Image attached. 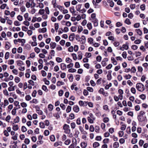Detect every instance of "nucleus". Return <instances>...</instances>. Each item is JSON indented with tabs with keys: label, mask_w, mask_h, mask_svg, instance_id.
Wrapping results in <instances>:
<instances>
[{
	"label": "nucleus",
	"mask_w": 148,
	"mask_h": 148,
	"mask_svg": "<svg viewBox=\"0 0 148 148\" xmlns=\"http://www.w3.org/2000/svg\"><path fill=\"white\" fill-rule=\"evenodd\" d=\"M53 116L56 117V119H58L60 117V116L58 113H55L53 114Z\"/></svg>",
	"instance_id": "54"
},
{
	"label": "nucleus",
	"mask_w": 148,
	"mask_h": 148,
	"mask_svg": "<svg viewBox=\"0 0 148 148\" xmlns=\"http://www.w3.org/2000/svg\"><path fill=\"white\" fill-rule=\"evenodd\" d=\"M100 128L99 126H96L95 127V131L97 133H99Z\"/></svg>",
	"instance_id": "57"
},
{
	"label": "nucleus",
	"mask_w": 148,
	"mask_h": 148,
	"mask_svg": "<svg viewBox=\"0 0 148 148\" xmlns=\"http://www.w3.org/2000/svg\"><path fill=\"white\" fill-rule=\"evenodd\" d=\"M83 30V28L81 26H79L78 28L77 32H81Z\"/></svg>",
	"instance_id": "52"
},
{
	"label": "nucleus",
	"mask_w": 148,
	"mask_h": 148,
	"mask_svg": "<svg viewBox=\"0 0 148 148\" xmlns=\"http://www.w3.org/2000/svg\"><path fill=\"white\" fill-rule=\"evenodd\" d=\"M25 99L26 100L29 101L31 99V97L30 95H27L25 96Z\"/></svg>",
	"instance_id": "33"
},
{
	"label": "nucleus",
	"mask_w": 148,
	"mask_h": 148,
	"mask_svg": "<svg viewBox=\"0 0 148 148\" xmlns=\"http://www.w3.org/2000/svg\"><path fill=\"white\" fill-rule=\"evenodd\" d=\"M10 53L9 52H7L6 53L5 56V59H8L9 57Z\"/></svg>",
	"instance_id": "48"
},
{
	"label": "nucleus",
	"mask_w": 148,
	"mask_h": 148,
	"mask_svg": "<svg viewBox=\"0 0 148 148\" xmlns=\"http://www.w3.org/2000/svg\"><path fill=\"white\" fill-rule=\"evenodd\" d=\"M137 141V139L135 138H133L131 141L132 143L133 144L136 143Z\"/></svg>",
	"instance_id": "58"
},
{
	"label": "nucleus",
	"mask_w": 148,
	"mask_h": 148,
	"mask_svg": "<svg viewBox=\"0 0 148 148\" xmlns=\"http://www.w3.org/2000/svg\"><path fill=\"white\" fill-rule=\"evenodd\" d=\"M139 97L143 100H144L146 98L145 95L143 94H141L139 96Z\"/></svg>",
	"instance_id": "44"
},
{
	"label": "nucleus",
	"mask_w": 148,
	"mask_h": 148,
	"mask_svg": "<svg viewBox=\"0 0 148 148\" xmlns=\"http://www.w3.org/2000/svg\"><path fill=\"white\" fill-rule=\"evenodd\" d=\"M71 106H68V107L66 108V112L67 113L70 112L71 111Z\"/></svg>",
	"instance_id": "34"
},
{
	"label": "nucleus",
	"mask_w": 148,
	"mask_h": 148,
	"mask_svg": "<svg viewBox=\"0 0 148 148\" xmlns=\"http://www.w3.org/2000/svg\"><path fill=\"white\" fill-rule=\"evenodd\" d=\"M9 44H10L9 42H6L5 47L7 49H8L10 48V47L8 45Z\"/></svg>",
	"instance_id": "19"
},
{
	"label": "nucleus",
	"mask_w": 148,
	"mask_h": 148,
	"mask_svg": "<svg viewBox=\"0 0 148 148\" xmlns=\"http://www.w3.org/2000/svg\"><path fill=\"white\" fill-rule=\"evenodd\" d=\"M88 120L89 122L90 123H93V119H92L90 117H88Z\"/></svg>",
	"instance_id": "28"
},
{
	"label": "nucleus",
	"mask_w": 148,
	"mask_h": 148,
	"mask_svg": "<svg viewBox=\"0 0 148 148\" xmlns=\"http://www.w3.org/2000/svg\"><path fill=\"white\" fill-rule=\"evenodd\" d=\"M145 118L146 117L144 118L143 117V116H142L141 115H138L137 116L138 120L140 122H142L143 121H145Z\"/></svg>",
	"instance_id": "4"
},
{
	"label": "nucleus",
	"mask_w": 148,
	"mask_h": 148,
	"mask_svg": "<svg viewBox=\"0 0 148 148\" xmlns=\"http://www.w3.org/2000/svg\"><path fill=\"white\" fill-rule=\"evenodd\" d=\"M14 121L15 123H18L19 121V118L18 116L16 117L15 119L14 120Z\"/></svg>",
	"instance_id": "39"
},
{
	"label": "nucleus",
	"mask_w": 148,
	"mask_h": 148,
	"mask_svg": "<svg viewBox=\"0 0 148 148\" xmlns=\"http://www.w3.org/2000/svg\"><path fill=\"white\" fill-rule=\"evenodd\" d=\"M60 68L62 70H64L66 68V65L64 63H62L60 64Z\"/></svg>",
	"instance_id": "7"
},
{
	"label": "nucleus",
	"mask_w": 148,
	"mask_h": 148,
	"mask_svg": "<svg viewBox=\"0 0 148 148\" xmlns=\"http://www.w3.org/2000/svg\"><path fill=\"white\" fill-rule=\"evenodd\" d=\"M127 53L125 51H124L122 54V56L125 59L127 57Z\"/></svg>",
	"instance_id": "43"
},
{
	"label": "nucleus",
	"mask_w": 148,
	"mask_h": 148,
	"mask_svg": "<svg viewBox=\"0 0 148 148\" xmlns=\"http://www.w3.org/2000/svg\"><path fill=\"white\" fill-rule=\"evenodd\" d=\"M14 24L16 26H19L21 25V24L19 22L17 21H15L14 22Z\"/></svg>",
	"instance_id": "55"
},
{
	"label": "nucleus",
	"mask_w": 148,
	"mask_h": 148,
	"mask_svg": "<svg viewBox=\"0 0 148 148\" xmlns=\"http://www.w3.org/2000/svg\"><path fill=\"white\" fill-rule=\"evenodd\" d=\"M99 92L100 94H102L104 95L105 92H104V89L103 88H101L99 91Z\"/></svg>",
	"instance_id": "37"
},
{
	"label": "nucleus",
	"mask_w": 148,
	"mask_h": 148,
	"mask_svg": "<svg viewBox=\"0 0 148 148\" xmlns=\"http://www.w3.org/2000/svg\"><path fill=\"white\" fill-rule=\"evenodd\" d=\"M21 106L23 108H25L27 107V103L25 102H22L21 103Z\"/></svg>",
	"instance_id": "31"
},
{
	"label": "nucleus",
	"mask_w": 148,
	"mask_h": 148,
	"mask_svg": "<svg viewBox=\"0 0 148 148\" xmlns=\"http://www.w3.org/2000/svg\"><path fill=\"white\" fill-rule=\"evenodd\" d=\"M66 75V73H62L60 74V77L62 78H64Z\"/></svg>",
	"instance_id": "62"
},
{
	"label": "nucleus",
	"mask_w": 148,
	"mask_h": 148,
	"mask_svg": "<svg viewBox=\"0 0 148 148\" xmlns=\"http://www.w3.org/2000/svg\"><path fill=\"white\" fill-rule=\"evenodd\" d=\"M80 43L82 44H84L86 42V38L84 36H82L81 38H80L79 40Z\"/></svg>",
	"instance_id": "3"
},
{
	"label": "nucleus",
	"mask_w": 148,
	"mask_h": 148,
	"mask_svg": "<svg viewBox=\"0 0 148 148\" xmlns=\"http://www.w3.org/2000/svg\"><path fill=\"white\" fill-rule=\"evenodd\" d=\"M77 27L75 26H72L71 28V30L73 32H75L77 30Z\"/></svg>",
	"instance_id": "32"
},
{
	"label": "nucleus",
	"mask_w": 148,
	"mask_h": 148,
	"mask_svg": "<svg viewBox=\"0 0 148 148\" xmlns=\"http://www.w3.org/2000/svg\"><path fill=\"white\" fill-rule=\"evenodd\" d=\"M81 145L82 148H85L87 146V144L84 142L82 143Z\"/></svg>",
	"instance_id": "18"
},
{
	"label": "nucleus",
	"mask_w": 148,
	"mask_h": 148,
	"mask_svg": "<svg viewBox=\"0 0 148 148\" xmlns=\"http://www.w3.org/2000/svg\"><path fill=\"white\" fill-rule=\"evenodd\" d=\"M73 66V64L72 63H71L67 66V68L69 69L70 68L72 67Z\"/></svg>",
	"instance_id": "53"
},
{
	"label": "nucleus",
	"mask_w": 148,
	"mask_h": 148,
	"mask_svg": "<svg viewBox=\"0 0 148 148\" xmlns=\"http://www.w3.org/2000/svg\"><path fill=\"white\" fill-rule=\"evenodd\" d=\"M17 109V108H14L12 110L11 113L13 115H14L16 114V110Z\"/></svg>",
	"instance_id": "14"
},
{
	"label": "nucleus",
	"mask_w": 148,
	"mask_h": 148,
	"mask_svg": "<svg viewBox=\"0 0 148 148\" xmlns=\"http://www.w3.org/2000/svg\"><path fill=\"white\" fill-rule=\"evenodd\" d=\"M69 125L65 124L63 127V129L64 130V132L66 134H69L70 132V130L69 129Z\"/></svg>",
	"instance_id": "2"
},
{
	"label": "nucleus",
	"mask_w": 148,
	"mask_h": 148,
	"mask_svg": "<svg viewBox=\"0 0 148 148\" xmlns=\"http://www.w3.org/2000/svg\"><path fill=\"white\" fill-rule=\"evenodd\" d=\"M57 8L60 10L62 12L64 10V8L62 6H61L60 5H58L57 6Z\"/></svg>",
	"instance_id": "46"
},
{
	"label": "nucleus",
	"mask_w": 148,
	"mask_h": 148,
	"mask_svg": "<svg viewBox=\"0 0 148 148\" xmlns=\"http://www.w3.org/2000/svg\"><path fill=\"white\" fill-rule=\"evenodd\" d=\"M78 57L79 58L78 59L79 60H81L82 58V53L81 51H79L78 52Z\"/></svg>",
	"instance_id": "10"
},
{
	"label": "nucleus",
	"mask_w": 148,
	"mask_h": 148,
	"mask_svg": "<svg viewBox=\"0 0 148 148\" xmlns=\"http://www.w3.org/2000/svg\"><path fill=\"white\" fill-rule=\"evenodd\" d=\"M101 57L100 56H98L96 58V60L98 62H101Z\"/></svg>",
	"instance_id": "63"
},
{
	"label": "nucleus",
	"mask_w": 148,
	"mask_h": 148,
	"mask_svg": "<svg viewBox=\"0 0 148 148\" xmlns=\"http://www.w3.org/2000/svg\"><path fill=\"white\" fill-rule=\"evenodd\" d=\"M120 95H119L118 96V97L116 96H115L114 97V100L116 101H119V98H120Z\"/></svg>",
	"instance_id": "41"
},
{
	"label": "nucleus",
	"mask_w": 148,
	"mask_h": 148,
	"mask_svg": "<svg viewBox=\"0 0 148 148\" xmlns=\"http://www.w3.org/2000/svg\"><path fill=\"white\" fill-rule=\"evenodd\" d=\"M31 103H36L38 102L37 100L35 99H34L32 101H30L29 102Z\"/></svg>",
	"instance_id": "30"
},
{
	"label": "nucleus",
	"mask_w": 148,
	"mask_h": 148,
	"mask_svg": "<svg viewBox=\"0 0 148 148\" xmlns=\"http://www.w3.org/2000/svg\"><path fill=\"white\" fill-rule=\"evenodd\" d=\"M50 45L51 48L53 49L56 47V44L55 42H51L50 44Z\"/></svg>",
	"instance_id": "9"
},
{
	"label": "nucleus",
	"mask_w": 148,
	"mask_h": 148,
	"mask_svg": "<svg viewBox=\"0 0 148 148\" xmlns=\"http://www.w3.org/2000/svg\"><path fill=\"white\" fill-rule=\"evenodd\" d=\"M136 71V69L135 67L134 66H133L132 68L131 69H130V71L131 73H135Z\"/></svg>",
	"instance_id": "36"
},
{
	"label": "nucleus",
	"mask_w": 148,
	"mask_h": 148,
	"mask_svg": "<svg viewBox=\"0 0 148 148\" xmlns=\"http://www.w3.org/2000/svg\"><path fill=\"white\" fill-rule=\"evenodd\" d=\"M87 26L88 28L90 30L92 29V24L91 23H88L87 25Z\"/></svg>",
	"instance_id": "26"
},
{
	"label": "nucleus",
	"mask_w": 148,
	"mask_h": 148,
	"mask_svg": "<svg viewBox=\"0 0 148 148\" xmlns=\"http://www.w3.org/2000/svg\"><path fill=\"white\" fill-rule=\"evenodd\" d=\"M40 127L42 128H44L45 127V125L44 123L41 122L40 123Z\"/></svg>",
	"instance_id": "35"
},
{
	"label": "nucleus",
	"mask_w": 148,
	"mask_h": 148,
	"mask_svg": "<svg viewBox=\"0 0 148 148\" xmlns=\"http://www.w3.org/2000/svg\"><path fill=\"white\" fill-rule=\"evenodd\" d=\"M43 81L45 82V84L47 85H49V84L50 82L49 80L47 79L46 78H44L43 79Z\"/></svg>",
	"instance_id": "27"
},
{
	"label": "nucleus",
	"mask_w": 148,
	"mask_h": 148,
	"mask_svg": "<svg viewBox=\"0 0 148 148\" xmlns=\"http://www.w3.org/2000/svg\"><path fill=\"white\" fill-rule=\"evenodd\" d=\"M45 10L44 9H40L39 10L38 13L41 15H42L45 13Z\"/></svg>",
	"instance_id": "47"
},
{
	"label": "nucleus",
	"mask_w": 148,
	"mask_h": 148,
	"mask_svg": "<svg viewBox=\"0 0 148 148\" xmlns=\"http://www.w3.org/2000/svg\"><path fill=\"white\" fill-rule=\"evenodd\" d=\"M131 92L134 94H135L136 92V89L132 87L131 89Z\"/></svg>",
	"instance_id": "51"
},
{
	"label": "nucleus",
	"mask_w": 148,
	"mask_h": 148,
	"mask_svg": "<svg viewBox=\"0 0 148 148\" xmlns=\"http://www.w3.org/2000/svg\"><path fill=\"white\" fill-rule=\"evenodd\" d=\"M140 8L142 11H144L145 9V4H142L140 6Z\"/></svg>",
	"instance_id": "40"
},
{
	"label": "nucleus",
	"mask_w": 148,
	"mask_h": 148,
	"mask_svg": "<svg viewBox=\"0 0 148 148\" xmlns=\"http://www.w3.org/2000/svg\"><path fill=\"white\" fill-rule=\"evenodd\" d=\"M136 31L139 35L140 36L142 34V32L140 29H136Z\"/></svg>",
	"instance_id": "13"
},
{
	"label": "nucleus",
	"mask_w": 148,
	"mask_h": 148,
	"mask_svg": "<svg viewBox=\"0 0 148 148\" xmlns=\"http://www.w3.org/2000/svg\"><path fill=\"white\" fill-rule=\"evenodd\" d=\"M17 63L18 65L21 66L23 64V63L22 61L19 60L17 61Z\"/></svg>",
	"instance_id": "21"
},
{
	"label": "nucleus",
	"mask_w": 148,
	"mask_h": 148,
	"mask_svg": "<svg viewBox=\"0 0 148 148\" xmlns=\"http://www.w3.org/2000/svg\"><path fill=\"white\" fill-rule=\"evenodd\" d=\"M40 29L41 31H39L40 33H44L47 31V29L46 28H43L42 29H39V30Z\"/></svg>",
	"instance_id": "22"
},
{
	"label": "nucleus",
	"mask_w": 148,
	"mask_h": 148,
	"mask_svg": "<svg viewBox=\"0 0 148 148\" xmlns=\"http://www.w3.org/2000/svg\"><path fill=\"white\" fill-rule=\"evenodd\" d=\"M64 84V82L60 81H58L57 83V86H60L61 85H63Z\"/></svg>",
	"instance_id": "25"
},
{
	"label": "nucleus",
	"mask_w": 148,
	"mask_h": 148,
	"mask_svg": "<svg viewBox=\"0 0 148 148\" xmlns=\"http://www.w3.org/2000/svg\"><path fill=\"white\" fill-rule=\"evenodd\" d=\"M119 143L116 142L114 143L113 145V146L114 148H117L119 147Z\"/></svg>",
	"instance_id": "23"
},
{
	"label": "nucleus",
	"mask_w": 148,
	"mask_h": 148,
	"mask_svg": "<svg viewBox=\"0 0 148 148\" xmlns=\"http://www.w3.org/2000/svg\"><path fill=\"white\" fill-rule=\"evenodd\" d=\"M76 70L75 69L71 68L68 70V72L69 73H74L76 71Z\"/></svg>",
	"instance_id": "24"
},
{
	"label": "nucleus",
	"mask_w": 148,
	"mask_h": 148,
	"mask_svg": "<svg viewBox=\"0 0 148 148\" xmlns=\"http://www.w3.org/2000/svg\"><path fill=\"white\" fill-rule=\"evenodd\" d=\"M99 145V144L97 142H95L93 143V147L94 148H96L98 147Z\"/></svg>",
	"instance_id": "17"
},
{
	"label": "nucleus",
	"mask_w": 148,
	"mask_h": 148,
	"mask_svg": "<svg viewBox=\"0 0 148 148\" xmlns=\"http://www.w3.org/2000/svg\"><path fill=\"white\" fill-rule=\"evenodd\" d=\"M65 6L66 7H68L70 5V2L67 1L66 2L64 3Z\"/></svg>",
	"instance_id": "64"
},
{
	"label": "nucleus",
	"mask_w": 148,
	"mask_h": 148,
	"mask_svg": "<svg viewBox=\"0 0 148 148\" xmlns=\"http://www.w3.org/2000/svg\"><path fill=\"white\" fill-rule=\"evenodd\" d=\"M81 4H78L76 6V8L77 11H79L80 10L81 7Z\"/></svg>",
	"instance_id": "20"
},
{
	"label": "nucleus",
	"mask_w": 148,
	"mask_h": 148,
	"mask_svg": "<svg viewBox=\"0 0 148 148\" xmlns=\"http://www.w3.org/2000/svg\"><path fill=\"white\" fill-rule=\"evenodd\" d=\"M12 128L14 131H16L18 130V125H13Z\"/></svg>",
	"instance_id": "12"
},
{
	"label": "nucleus",
	"mask_w": 148,
	"mask_h": 148,
	"mask_svg": "<svg viewBox=\"0 0 148 148\" xmlns=\"http://www.w3.org/2000/svg\"><path fill=\"white\" fill-rule=\"evenodd\" d=\"M144 143V141L142 140H140L139 141V144L140 147H142Z\"/></svg>",
	"instance_id": "60"
},
{
	"label": "nucleus",
	"mask_w": 148,
	"mask_h": 148,
	"mask_svg": "<svg viewBox=\"0 0 148 148\" xmlns=\"http://www.w3.org/2000/svg\"><path fill=\"white\" fill-rule=\"evenodd\" d=\"M73 109L74 111L76 112H78L79 111V108L77 106H74Z\"/></svg>",
	"instance_id": "8"
},
{
	"label": "nucleus",
	"mask_w": 148,
	"mask_h": 148,
	"mask_svg": "<svg viewBox=\"0 0 148 148\" xmlns=\"http://www.w3.org/2000/svg\"><path fill=\"white\" fill-rule=\"evenodd\" d=\"M48 107L49 111H51L53 109V106L51 104H49Z\"/></svg>",
	"instance_id": "16"
},
{
	"label": "nucleus",
	"mask_w": 148,
	"mask_h": 148,
	"mask_svg": "<svg viewBox=\"0 0 148 148\" xmlns=\"http://www.w3.org/2000/svg\"><path fill=\"white\" fill-rule=\"evenodd\" d=\"M136 88L139 91L143 92L145 90L144 85L141 83H138L136 84Z\"/></svg>",
	"instance_id": "1"
},
{
	"label": "nucleus",
	"mask_w": 148,
	"mask_h": 148,
	"mask_svg": "<svg viewBox=\"0 0 148 148\" xmlns=\"http://www.w3.org/2000/svg\"><path fill=\"white\" fill-rule=\"evenodd\" d=\"M131 77L132 76L130 74L126 75L124 76L125 78L127 79H130Z\"/></svg>",
	"instance_id": "49"
},
{
	"label": "nucleus",
	"mask_w": 148,
	"mask_h": 148,
	"mask_svg": "<svg viewBox=\"0 0 148 148\" xmlns=\"http://www.w3.org/2000/svg\"><path fill=\"white\" fill-rule=\"evenodd\" d=\"M126 45H123L122 47H121V50L123 51L124 49L127 50L128 49V46L127 45L128 43L126 42Z\"/></svg>",
	"instance_id": "5"
},
{
	"label": "nucleus",
	"mask_w": 148,
	"mask_h": 148,
	"mask_svg": "<svg viewBox=\"0 0 148 148\" xmlns=\"http://www.w3.org/2000/svg\"><path fill=\"white\" fill-rule=\"evenodd\" d=\"M125 23L127 24L128 25H130L131 24V23L130 21V20L128 18H127L125 21Z\"/></svg>",
	"instance_id": "61"
},
{
	"label": "nucleus",
	"mask_w": 148,
	"mask_h": 148,
	"mask_svg": "<svg viewBox=\"0 0 148 148\" xmlns=\"http://www.w3.org/2000/svg\"><path fill=\"white\" fill-rule=\"evenodd\" d=\"M79 103L80 106H85L87 105V102L85 101H80Z\"/></svg>",
	"instance_id": "6"
},
{
	"label": "nucleus",
	"mask_w": 148,
	"mask_h": 148,
	"mask_svg": "<svg viewBox=\"0 0 148 148\" xmlns=\"http://www.w3.org/2000/svg\"><path fill=\"white\" fill-rule=\"evenodd\" d=\"M101 80H102V78H100L99 79H98L96 82L97 84V85H99V84H100L101 83Z\"/></svg>",
	"instance_id": "56"
},
{
	"label": "nucleus",
	"mask_w": 148,
	"mask_h": 148,
	"mask_svg": "<svg viewBox=\"0 0 148 148\" xmlns=\"http://www.w3.org/2000/svg\"><path fill=\"white\" fill-rule=\"evenodd\" d=\"M4 105L3 106V107L4 108H5V107L6 106H7L8 105V104H9V102H8V100L7 99H5L4 100Z\"/></svg>",
	"instance_id": "29"
},
{
	"label": "nucleus",
	"mask_w": 148,
	"mask_h": 148,
	"mask_svg": "<svg viewBox=\"0 0 148 148\" xmlns=\"http://www.w3.org/2000/svg\"><path fill=\"white\" fill-rule=\"evenodd\" d=\"M76 124L74 122L71 123V126L72 129H74L75 127Z\"/></svg>",
	"instance_id": "38"
},
{
	"label": "nucleus",
	"mask_w": 148,
	"mask_h": 148,
	"mask_svg": "<svg viewBox=\"0 0 148 148\" xmlns=\"http://www.w3.org/2000/svg\"><path fill=\"white\" fill-rule=\"evenodd\" d=\"M12 87H10L8 88V90L9 91H14L15 90V88L16 87V86H12Z\"/></svg>",
	"instance_id": "15"
},
{
	"label": "nucleus",
	"mask_w": 148,
	"mask_h": 148,
	"mask_svg": "<svg viewBox=\"0 0 148 148\" xmlns=\"http://www.w3.org/2000/svg\"><path fill=\"white\" fill-rule=\"evenodd\" d=\"M42 89L43 90L46 92H47L48 90L47 89V87L45 85H43L42 86Z\"/></svg>",
	"instance_id": "42"
},
{
	"label": "nucleus",
	"mask_w": 148,
	"mask_h": 148,
	"mask_svg": "<svg viewBox=\"0 0 148 148\" xmlns=\"http://www.w3.org/2000/svg\"><path fill=\"white\" fill-rule=\"evenodd\" d=\"M62 143L61 142H56L54 144L55 147H57L59 145H62Z\"/></svg>",
	"instance_id": "11"
},
{
	"label": "nucleus",
	"mask_w": 148,
	"mask_h": 148,
	"mask_svg": "<svg viewBox=\"0 0 148 148\" xmlns=\"http://www.w3.org/2000/svg\"><path fill=\"white\" fill-rule=\"evenodd\" d=\"M55 138L54 135H52L50 136V139L52 141H54L55 140Z\"/></svg>",
	"instance_id": "59"
},
{
	"label": "nucleus",
	"mask_w": 148,
	"mask_h": 148,
	"mask_svg": "<svg viewBox=\"0 0 148 148\" xmlns=\"http://www.w3.org/2000/svg\"><path fill=\"white\" fill-rule=\"evenodd\" d=\"M17 18L18 21H21L23 20V17L22 16L20 15H18L17 16Z\"/></svg>",
	"instance_id": "45"
},
{
	"label": "nucleus",
	"mask_w": 148,
	"mask_h": 148,
	"mask_svg": "<svg viewBox=\"0 0 148 148\" xmlns=\"http://www.w3.org/2000/svg\"><path fill=\"white\" fill-rule=\"evenodd\" d=\"M56 61L58 63L61 62H62V59L61 58L59 57L56 58Z\"/></svg>",
	"instance_id": "50"
}]
</instances>
